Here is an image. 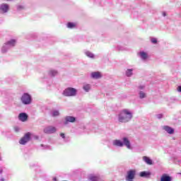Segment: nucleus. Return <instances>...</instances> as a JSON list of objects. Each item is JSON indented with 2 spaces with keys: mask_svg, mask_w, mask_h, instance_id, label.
I'll return each instance as SVG.
<instances>
[{
  "mask_svg": "<svg viewBox=\"0 0 181 181\" xmlns=\"http://www.w3.org/2000/svg\"><path fill=\"white\" fill-rule=\"evenodd\" d=\"M132 119V112L129 110L124 109L119 114V122H128Z\"/></svg>",
  "mask_w": 181,
  "mask_h": 181,
  "instance_id": "nucleus-1",
  "label": "nucleus"
},
{
  "mask_svg": "<svg viewBox=\"0 0 181 181\" xmlns=\"http://www.w3.org/2000/svg\"><path fill=\"white\" fill-rule=\"evenodd\" d=\"M113 145L115 146H120V147H122L124 146V145H125L127 149H131V142L127 137L123 138V143L122 141H121V140H115L113 141Z\"/></svg>",
  "mask_w": 181,
  "mask_h": 181,
  "instance_id": "nucleus-2",
  "label": "nucleus"
},
{
  "mask_svg": "<svg viewBox=\"0 0 181 181\" xmlns=\"http://www.w3.org/2000/svg\"><path fill=\"white\" fill-rule=\"evenodd\" d=\"M30 136H32V133H25L24 136L20 139L19 144L21 145H26V144L30 141Z\"/></svg>",
  "mask_w": 181,
  "mask_h": 181,
  "instance_id": "nucleus-3",
  "label": "nucleus"
},
{
  "mask_svg": "<svg viewBox=\"0 0 181 181\" xmlns=\"http://www.w3.org/2000/svg\"><path fill=\"white\" fill-rule=\"evenodd\" d=\"M21 102L25 105H28L32 103V97L28 93H24L21 97Z\"/></svg>",
  "mask_w": 181,
  "mask_h": 181,
  "instance_id": "nucleus-4",
  "label": "nucleus"
},
{
  "mask_svg": "<svg viewBox=\"0 0 181 181\" xmlns=\"http://www.w3.org/2000/svg\"><path fill=\"white\" fill-rule=\"evenodd\" d=\"M136 175V170H129L127 173L126 180L127 181H134V179H135Z\"/></svg>",
  "mask_w": 181,
  "mask_h": 181,
  "instance_id": "nucleus-5",
  "label": "nucleus"
},
{
  "mask_svg": "<svg viewBox=\"0 0 181 181\" xmlns=\"http://www.w3.org/2000/svg\"><path fill=\"white\" fill-rule=\"evenodd\" d=\"M44 132L45 134H53V133L56 132V127H52V126L46 127L44 129Z\"/></svg>",
  "mask_w": 181,
  "mask_h": 181,
  "instance_id": "nucleus-6",
  "label": "nucleus"
},
{
  "mask_svg": "<svg viewBox=\"0 0 181 181\" xmlns=\"http://www.w3.org/2000/svg\"><path fill=\"white\" fill-rule=\"evenodd\" d=\"M0 11L3 12V13H6L8 11H9V6L6 4H2L0 5Z\"/></svg>",
  "mask_w": 181,
  "mask_h": 181,
  "instance_id": "nucleus-7",
  "label": "nucleus"
},
{
  "mask_svg": "<svg viewBox=\"0 0 181 181\" xmlns=\"http://www.w3.org/2000/svg\"><path fill=\"white\" fill-rule=\"evenodd\" d=\"M28 115L26 113H20L18 115V119L22 122H26L28 121Z\"/></svg>",
  "mask_w": 181,
  "mask_h": 181,
  "instance_id": "nucleus-8",
  "label": "nucleus"
},
{
  "mask_svg": "<svg viewBox=\"0 0 181 181\" xmlns=\"http://www.w3.org/2000/svg\"><path fill=\"white\" fill-rule=\"evenodd\" d=\"M77 94V90L74 88H69V96L74 97Z\"/></svg>",
  "mask_w": 181,
  "mask_h": 181,
  "instance_id": "nucleus-9",
  "label": "nucleus"
},
{
  "mask_svg": "<svg viewBox=\"0 0 181 181\" xmlns=\"http://www.w3.org/2000/svg\"><path fill=\"white\" fill-rule=\"evenodd\" d=\"M91 77H92V78H95V79L101 78V77H102L101 73L100 71L92 72Z\"/></svg>",
  "mask_w": 181,
  "mask_h": 181,
  "instance_id": "nucleus-10",
  "label": "nucleus"
},
{
  "mask_svg": "<svg viewBox=\"0 0 181 181\" xmlns=\"http://www.w3.org/2000/svg\"><path fill=\"white\" fill-rule=\"evenodd\" d=\"M160 181H172V177L168 174H163L160 177Z\"/></svg>",
  "mask_w": 181,
  "mask_h": 181,
  "instance_id": "nucleus-11",
  "label": "nucleus"
},
{
  "mask_svg": "<svg viewBox=\"0 0 181 181\" xmlns=\"http://www.w3.org/2000/svg\"><path fill=\"white\" fill-rule=\"evenodd\" d=\"M163 129L168 132V134H175V129H173L172 127L169 126H164Z\"/></svg>",
  "mask_w": 181,
  "mask_h": 181,
  "instance_id": "nucleus-12",
  "label": "nucleus"
},
{
  "mask_svg": "<svg viewBox=\"0 0 181 181\" xmlns=\"http://www.w3.org/2000/svg\"><path fill=\"white\" fill-rule=\"evenodd\" d=\"M143 160H144V162H146V163H147V165H153V163L152 162V160H151V158H149V157H148V156H144Z\"/></svg>",
  "mask_w": 181,
  "mask_h": 181,
  "instance_id": "nucleus-13",
  "label": "nucleus"
},
{
  "mask_svg": "<svg viewBox=\"0 0 181 181\" xmlns=\"http://www.w3.org/2000/svg\"><path fill=\"white\" fill-rule=\"evenodd\" d=\"M141 177H149L151 176L150 172L143 171L140 173Z\"/></svg>",
  "mask_w": 181,
  "mask_h": 181,
  "instance_id": "nucleus-14",
  "label": "nucleus"
},
{
  "mask_svg": "<svg viewBox=\"0 0 181 181\" xmlns=\"http://www.w3.org/2000/svg\"><path fill=\"white\" fill-rule=\"evenodd\" d=\"M5 45L6 46L9 45V46H15V45H16V40H11L9 41H8L7 42L5 43Z\"/></svg>",
  "mask_w": 181,
  "mask_h": 181,
  "instance_id": "nucleus-15",
  "label": "nucleus"
},
{
  "mask_svg": "<svg viewBox=\"0 0 181 181\" xmlns=\"http://www.w3.org/2000/svg\"><path fill=\"white\" fill-rule=\"evenodd\" d=\"M89 180H90V181H98V180H100V176L91 175L89 176Z\"/></svg>",
  "mask_w": 181,
  "mask_h": 181,
  "instance_id": "nucleus-16",
  "label": "nucleus"
},
{
  "mask_svg": "<svg viewBox=\"0 0 181 181\" xmlns=\"http://www.w3.org/2000/svg\"><path fill=\"white\" fill-rule=\"evenodd\" d=\"M140 56L141 59H143V60L148 59V54L146 52H140Z\"/></svg>",
  "mask_w": 181,
  "mask_h": 181,
  "instance_id": "nucleus-17",
  "label": "nucleus"
},
{
  "mask_svg": "<svg viewBox=\"0 0 181 181\" xmlns=\"http://www.w3.org/2000/svg\"><path fill=\"white\" fill-rule=\"evenodd\" d=\"M60 115V112L59 110L52 111V117H59Z\"/></svg>",
  "mask_w": 181,
  "mask_h": 181,
  "instance_id": "nucleus-18",
  "label": "nucleus"
},
{
  "mask_svg": "<svg viewBox=\"0 0 181 181\" xmlns=\"http://www.w3.org/2000/svg\"><path fill=\"white\" fill-rule=\"evenodd\" d=\"M49 74H50L52 77H54V76H57L58 72H57V71H55V70H51V71H49Z\"/></svg>",
  "mask_w": 181,
  "mask_h": 181,
  "instance_id": "nucleus-19",
  "label": "nucleus"
},
{
  "mask_svg": "<svg viewBox=\"0 0 181 181\" xmlns=\"http://www.w3.org/2000/svg\"><path fill=\"white\" fill-rule=\"evenodd\" d=\"M77 26V24L76 23H69V28L70 29H73V28H76Z\"/></svg>",
  "mask_w": 181,
  "mask_h": 181,
  "instance_id": "nucleus-20",
  "label": "nucleus"
},
{
  "mask_svg": "<svg viewBox=\"0 0 181 181\" xmlns=\"http://www.w3.org/2000/svg\"><path fill=\"white\" fill-rule=\"evenodd\" d=\"M126 76H127V77H131V76H132V69H127Z\"/></svg>",
  "mask_w": 181,
  "mask_h": 181,
  "instance_id": "nucleus-21",
  "label": "nucleus"
},
{
  "mask_svg": "<svg viewBox=\"0 0 181 181\" xmlns=\"http://www.w3.org/2000/svg\"><path fill=\"white\" fill-rule=\"evenodd\" d=\"M86 54L88 57H90L91 59H93L94 57V54L93 53H91L90 52H86Z\"/></svg>",
  "mask_w": 181,
  "mask_h": 181,
  "instance_id": "nucleus-22",
  "label": "nucleus"
},
{
  "mask_svg": "<svg viewBox=\"0 0 181 181\" xmlns=\"http://www.w3.org/2000/svg\"><path fill=\"white\" fill-rule=\"evenodd\" d=\"M76 122V117L69 116V122Z\"/></svg>",
  "mask_w": 181,
  "mask_h": 181,
  "instance_id": "nucleus-23",
  "label": "nucleus"
},
{
  "mask_svg": "<svg viewBox=\"0 0 181 181\" xmlns=\"http://www.w3.org/2000/svg\"><path fill=\"white\" fill-rule=\"evenodd\" d=\"M139 95H140V98H145L146 97V95L145 94V93L142 91L139 93Z\"/></svg>",
  "mask_w": 181,
  "mask_h": 181,
  "instance_id": "nucleus-24",
  "label": "nucleus"
},
{
  "mask_svg": "<svg viewBox=\"0 0 181 181\" xmlns=\"http://www.w3.org/2000/svg\"><path fill=\"white\" fill-rule=\"evenodd\" d=\"M90 88V85H86L83 86V90H85V91H88Z\"/></svg>",
  "mask_w": 181,
  "mask_h": 181,
  "instance_id": "nucleus-25",
  "label": "nucleus"
},
{
  "mask_svg": "<svg viewBox=\"0 0 181 181\" xmlns=\"http://www.w3.org/2000/svg\"><path fill=\"white\" fill-rule=\"evenodd\" d=\"M64 95H65L66 97H69V89H66L64 93H63Z\"/></svg>",
  "mask_w": 181,
  "mask_h": 181,
  "instance_id": "nucleus-26",
  "label": "nucleus"
},
{
  "mask_svg": "<svg viewBox=\"0 0 181 181\" xmlns=\"http://www.w3.org/2000/svg\"><path fill=\"white\" fill-rule=\"evenodd\" d=\"M151 42L154 44H156L158 43V40H156V38H152L151 39Z\"/></svg>",
  "mask_w": 181,
  "mask_h": 181,
  "instance_id": "nucleus-27",
  "label": "nucleus"
},
{
  "mask_svg": "<svg viewBox=\"0 0 181 181\" xmlns=\"http://www.w3.org/2000/svg\"><path fill=\"white\" fill-rule=\"evenodd\" d=\"M69 124V117H66V121H65V125H67Z\"/></svg>",
  "mask_w": 181,
  "mask_h": 181,
  "instance_id": "nucleus-28",
  "label": "nucleus"
},
{
  "mask_svg": "<svg viewBox=\"0 0 181 181\" xmlns=\"http://www.w3.org/2000/svg\"><path fill=\"white\" fill-rule=\"evenodd\" d=\"M157 117H158V118L159 119H160V118H162L163 117V115H157Z\"/></svg>",
  "mask_w": 181,
  "mask_h": 181,
  "instance_id": "nucleus-29",
  "label": "nucleus"
},
{
  "mask_svg": "<svg viewBox=\"0 0 181 181\" xmlns=\"http://www.w3.org/2000/svg\"><path fill=\"white\" fill-rule=\"evenodd\" d=\"M60 136H62V138H64V133H61Z\"/></svg>",
  "mask_w": 181,
  "mask_h": 181,
  "instance_id": "nucleus-30",
  "label": "nucleus"
},
{
  "mask_svg": "<svg viewBox=\"0 0 181 181\" xmlns=\"http://www.w3.org/2000/svg\"><path fill=\"white\" fill-rule=\"evenodd\" d=\"M177 90L180 91V93H181V86H178Z\"/></svg>",
  "mask_w": 181,
  "mask_h": 181,
  "instance_id": "nucleus-31",
  "label": "nucleus"
},
{
  "mask_svg": "<svg viewBox=\"0 0 181 181\" xmlns=\"http://www.w3.org/2000/svg\"><path fill=\"white\" fill-rule=\"evenodd\" d=\"M163 16H166V13L165 12H163Z\"/></svg>",
  "mask_w": 181,
  "mask_h": 181,
  "instance_id": "nucleus-32",
  "label": "nucleus"
},
{
  "mask_svg": "<svg viewBox=\"0 0 181 181\" xmlns=\"http://www.w3.org/2000/svg\"><path fill=\"white\" fill-rule=\"evenodd\" d=\"M35 139H39V136H35Z\"/></svg>",
  "mask_w": 181,
  "mask_h": 181,
  "instance_id": "nucleus-33",
  "label": "nucleus"
},
{
  "mask_svg": "<svg viewBox=\"0 0 181 181\" xmlns=\"http://www.w3.org/2000/svg\"><path fill=\"white\" fill-rule=\"evenodd\" d=\"M0 173H2V170H0Z\"/></svg>",
  "mask_w": 181,
  "mask_h": 181,
  "instance_id": "nucleus-34",
  "label": "nucleus"
},
{
  "mask_svg": "<svg viewBox=\"0 0 181 181\" xmlns=\"http://www.w3.org/2000/svg\"><path fill=\"white\" fill-rule=\"evenodd\" d=\"M54 180H55V181H56V180H57V179H56V178H54Z\"/></svg>",
  "mask_w": 181,
  "mask_h": 181,
  "instance_id": "nucleus-35",
  "label": "nucleus"
},
{
  "mask_svg": "<svg viewBox=\"0 0 181 181\" xmlns=\"http://www.w3.org/2000/svg\"><path fill=\"white\" fill-rule=\"evenodd\" d=\"M2 181H4V180L3 179V180H1Z\"/></svg>",
  "mask_w": 181,
  "mask_h": 181,
  "instance_id": "nucleus-36",
  "label": "nucleus"
},
{
  "mask_svg": "<svg viewBox=\"0 0 181 181\" xmlns=\"http://www.w3.org/2000/svg\"><path fill=\"white\" fill-rule=\"evenodd\" d=\"M180 175H181V173H180Z\"/></svg>",
  "mask_w": 181,
  "mask_h": 181,
  "instance_id": "nucleus-37",
  "label": "nucleus"
}]
</instances>
